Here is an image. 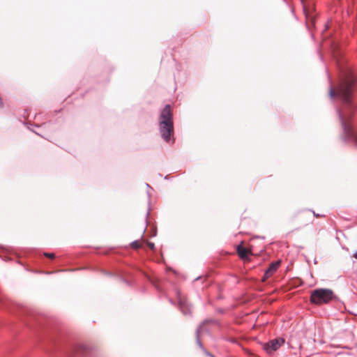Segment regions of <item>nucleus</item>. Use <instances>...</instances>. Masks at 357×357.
Masks as SVG:
<instances>
[{
  "label": "nucleus",
  "instance_id": "obj_1",
  "mask_svg": "<svg viewBox=\"0 0 357 357\" xmlns=\"http://www.w3.org/2000/svg\"><path fill=\"white\" fill-rule=\"evenodd\" d=\"M357 75L349 68L342 70L338 84L335 88H331L330 96L338 97L342 101L339 111L340 119L344 129V132L348 139H353L357 143V134L349 124V119L353 116L356 106L353 102V96L356 88Z\"/></svg>",
  "mask_w": 357,
  "mask_h": 357
},
{
  "label": "nucleus",
  "instance_id": "obj_2",
  "mask_svg": "<svg viewBox=\"0 0 357 357\" xmlns=\"http://www.w3.org/2000/svg\"><path fill=\"white\" fill-rule=\"evenodd\" d=\"M159 130L162 138L166 142H169L174 135L172 114L169 105H165L161 112L159 119Z\"/></svg>",
  "mask_w": 357,
  "mask_h": 357
},
{
  "label": "nucleus",
  "instance_id": "obj_3",
  "mask_svg": "<svg viewBox=\"0 0 357 357\" xmlns=\"http://www.w3.org/2000/svg\"><path fill=\"white\" fill-rule=\"evenodd\" d=\"M335 298L334 292L329 289H317L312 291L310 301L316 305L328 303Z\"/></svg>",
  "mask_w": 357,
  "mask_h": 357
},
{
  "label": "nucleus",
  "instance_id": "obj_4",
  "mask_svg": "<svg viewBox=\"0 0 357 357\" xmlns=\"http://www.w3.org/2000/svg\"><path fill=\"white\" fill-rule=\"evenodd\" d=\"M73 352L76 357H88L91 353V349L87 345L78 344L74 347Z\"/></svg>",
  "mask_w": 357,
  "mask_h": 357
},
{
  "label": "nucleus",
  "instance_id": "obj_5",
  "mask_svg": "<svg viewBox=\"0 0 357 357\" xmlns=\"http://www.w3.org/2000/svg\"><path fill=\"white\" fill-rule=\"evenodd\" d=\"M284 342L282 338L274 339L264 344V348L268 353H271L279 349Z\"/></svg>",
  "mask_w": 357,
  "mask_h": 357
},
{
  "label": "nucleus",
  "instance_id": "obj_6",
  "mask_svg": "<svg viewBox=\"0 0 357 357\" xmlns=\"http://www.w3.org/2000/svg\"><path fill=\"white\" fill-rule=\"evenodd\" d=\"M236 252L241 259L245 261L250 260L249 255L252 254L250 249L244 248L241 245H239L236 248Z\"/></svg>",
  "mask_w": 357,
  "mask_h": 357
},
{
  "label": "nucleus",
  "instance_id": "obj_7",
  "mask_svg": "<svg viewBox=\"0 0 357 357\" xmlns=\"http://www.w3.org/2000/svg\"><path fill=\"white\" fill-rule=\"evenodd\" d=\"M280 264V262L279 261H276V262L271 263L270 264L269 267L268 268V269L265 272L263 281H264L266 278L271 276L277 271Z\"/></svg>",
  "mask_w": 357,
  "mask_h": 357
},
{
  "label": "nucleus",
  "instance_id": "obj_8",
  "mask_svg": "<svg viewBox=\"0 0 357 357\" xmlns=\"http://www.w3.org/2000/svg\"><path fill=\"white\" fill-rule=\"evenodd\" d=\"M131 247L134 249H139L140 248L142 247L143 245V241H133L132 243H131Z\"/></svg>",
  "mask_w": 357,
  "mask_h": 357
},
{
  "label": "nucleus",
  "instance_id": "obj_9",
  "mask_svg": "<svg viewBox=\"0 0 357 357\" xmlns=\"http://www.w3.org/2000/svg\"><path fill=\"white\" fill-rule=\"evenodd\" d=\"M45 256L48 257V258H51V259L54 258V253H45Z\"/></svg>",
  "mask_w": 357,
  "mask_h": 357
},
{
  "label": "nucleus",
  "instance_id": "obj_10",
  "mask_svg": "<svg viewBox=\"0 0 357 357\" xmlns=\"http://www.w3.org/2000/svg\"><path fill=\"white\" fill-rule=\"evenodd\" d=\"M147 245L151 250H153L155 248L154 243L151 242H147Z\"/></svg>",
  "mask_w": 357,
  "mask_h": 357
},
{
  "label": "nucleus",
  "instance_id": "obj_11",
  "mask_svg": "<svg viewBox=\"0 0 357 357\" xmlns=\"http://www.w3.org/2000/svg\"><path fill=\"white\" fill-rule=\"evenodd\" d=\"M354 257L357 259V251L354 254Z\"/></svg>",
  "mask_w": 357,
  "mask_h": 357
},
{
  "label": "nucleus",
  "instance_id": "obj_12",
  "mask_svg": "<svg viewBox=\"0 0 357 357\" xmlns=\"http://www.w3.org/2000/svg\"><path fill=\"white\" fill-rule=\"evenodd\" d=\"M314 215L317 217V218H319L320 217V215L319 214H316L314 212H313Z\"/></svg>",
  "mask_w": 357,
  "mask_h": 357
},
{
  "label": "nucleus",
  "instance_id": "obj_13",
  "mask_svg": "<svg viewBox=\"0 0 357 357\" xmlns=\"http://www.w3.org/2000/svg\"><path fill=\"white\" fill-rule=\"evenodd\" d=\"M181 307H183V306H182L183 304L181 303ZM182 311H184L183 308H182Z\"/></svg>",
  "mask_w": 357,
  "mask_h": 357
},
{
  "label": "nucleus",
  "instance_id": "obj_14",
  "mask_svg": "<svg viewBox=\"0 0 357 357\" xmlns=\"http://www.w3.org/2000/svg\"><path fill=\"white\" fill-rule=\"evenodd\" d=\"M302 1L303 2V0H302Z\"/></svg>",
  "mask_w": 357,
  "mask_h": 357
}]
</instances>
